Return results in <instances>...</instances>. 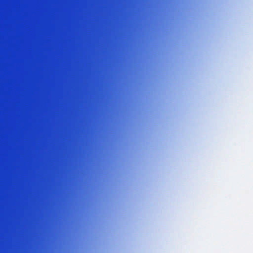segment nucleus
Returning <instances> with one entry per match:
<instances>
[{"instance_id":"1","label":"nucleus","mask_w":253,"mask_h":253,"mask_svg":"<svg viewBox=\"0 0 253 253\" xmlns=\"http://www.w3.org/2000/svg\"><path fill=\"white\" fill-rule=\"evenodd\" d=\"M80 99H81V84H80ZM83 118L82 117V110H81V99H80V134H81V126H84L83 124ZM81 141V138L80 137V142ZM81 150V146H80V151ZM81 184V183H80Z\"/></svg>"},{"instance_id":"2","label":"nucleus","mask_w":253,"mask_h":253,"mask_svg":"<svg viewBox=\"0 0 253 253\" xmlns=\"http://www.w3.org/2000/svg\"><path fill=\"white\" fill-rule=\"evenodd\" d=\"M80 193H81V190H80Z\"/></svg>"},{"instance_id":"3","label":"nucleus","mask_w":253,"mask_h":253,"mask_svg":"<svg viewBox=\"0 0 253 253\" xmlns=\"http://www.w3.org/2000/svg\"><path fill=\"white\" fill-rule=\"evenodd\" d=\"M80 193H81V190H80Z\"/></svg>"},{"instance_id":"4","label":"nucleus","mask_w":253,"mask_h":253,"mask_svg":"<svg viewBox=\"0 0 253 253\" xmlns=\"http://www.w3.org/2000/svg\"><path fill=\"white\" fill-rule=\"evenodd\" d=\"M80 193H81V190H80Z\"/></svg>"},{"instance_id":"5","label":"nucleus","mask_w":253,"mask_h":253,"mask_svg":"<svg viewBox=\"0 0 253 253\" xmlns=\"http://www.w3.org/2000/svg\"><path fill=\"white\" fill-rule=\"evenodd\" d=\"M80 202H81V199H80Z\"/></svg>"},{"instance_id":"6","label":"nucleus","mask_w":253,"mask_h":253,"mask_svg":"<svg viewBox=\"0 0 253 253\" xmlns=\"http://www.w3.org/2000/svg\"><path fill=\"white\" fill-rule=\"evenodd\" d=\"M80 202H81V199H80Z\"/></svg>"},{"instance_id":"7","label":"nucleus","mask_w":253,"mask_h":253,"mask_svg":"<svg viewBox=\"0 0 253 253\" xmlns=\"http://www.w3.org/2000/svg\"><path fill=\"white\" fill-rule=\"evenodd\" d=\"M80 202H81V199H80Z\"/></svg>"},{"instance_id":"8","label":"nucleus","mask_w":253,"mask_h":253,"mask_svg":"<svg viewBox=\"0 0 253 253\" xmlns=\"http://www.w3.org/2000/svg\"><path fill=\"white\" fill-rule=\"evenodd\" d=\"M85 126L88 127V126Z\"/></svg>"},{"instance_id":"9","label":"nucleus","mask_w":253,"mask_h":253,"mask_svg":"<svg viewBox=\"0 0 253 253\" xmlns=\"http://www.w3.org/2000/svg\"><path fill=\"white\" fill-rule=\"evenodd\" d=\"M57 126V127H58L59 126Z\"/></svg>"},{"instance_id":"10","label":"nucleus","mask_w":253,"mask_h":253,"mask_svg":"<svg viewBox=\"0 0 253 253\" xmlns=\"http://www.w3.org/2000/svg\"><path fill=\"white\" fill-rule=\"evenodd\" d=\"M71 126V127H72V126Z\"/></svg>"}]
</instances>
